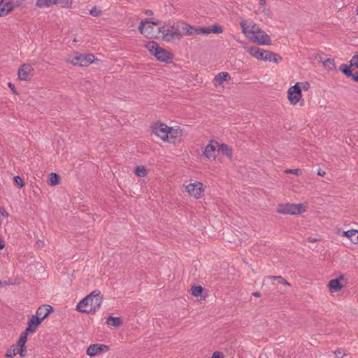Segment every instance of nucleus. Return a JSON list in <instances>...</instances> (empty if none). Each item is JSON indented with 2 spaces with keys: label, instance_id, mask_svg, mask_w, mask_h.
Segmentation results:
<instances>
[{
  "label": "nucleus",
  "instance_id": "nucleus-1",
  "mask_svg": "<svg viewBox=\"0 0 358 358\" xmlns=\"http://www.w3.org/2000/svg\"><path fill=\"white\" fill-rule=\"evenodd\" d=\"M240 24L243 33L250 40L259 45H268L271 44L270 36L261 29L257 24L251 22L248 25L246 22H241Z\"/></svg>",
  "mask_w": 358,
  "mask_h": 358
},
{
  "label": "nucleus",
  "instance_id": "nucleus-2",
  "mask_svg": "<svg viewBox=\"0 0 358 358\" xmlns=\"http://www.w3.org/2000/svg\"><path fill=\"white\" fill-rule=\"evenodd\" d=\"M103 301V296L99 290H94L83 298L77 305L76 310L87 314L96 312Z\"/></svg>",
  "mask_w": 358,
  "mask_h": 358
},
{
  "label": "nucleus",
  "instance_id": "nucleus-3",
  "mask_svg": "<svg viewBox=\"0 0 358 358\" xmlns=\"http://www.w3.org/2000/svg\"><path fill=\"white\" fill-rule=\"evenodd\" d=\"M180 24L182 31L187 36L208 35L211 33L220 34L223 31L222 27L217 24L208 27H193L185 22H181Z\"/></svg>",
  "mask_w": 358,
  "mask_h": 358
},
{
  "label": "nucleus",
  "instance_id": "nucleus-4",
  "mask_svg": "<svg viewBox=\"0 0 358 358\" xmlns=\"http://www.w3.org/2000/svg\"><path fill=\"white\" fill-rule=\"evenodd\" d=\"M180 22L177 23V27L171 25H164L159 27V32L162 34V39L166 42H171L175 39H180L181 34L178 28Z\"/></svg>",
  "mask_w": 358,
  "mask_h": 358
},
{
  "label": "nucleus",
  "instance_id": "nucleus-5",
  "mask_svg": "<svg viewBox=\"0 0 358 358\" xmlns=\"http://www.w3.org/2000/svg\"><path fill=\"white\" fill-rule=\"evenodd\" d=\"M306 210V207L302 203H281L278 206L277 212L283 215H297Z\"/></svg>",
  "mask_w": 358,
  "mask_h": 358
},
{
  "label": "nucleus",
  "instance_id": "nucleus-6",
  "mask_svg": "<svg viewBox=\"0 0 358 358\" xmlns=\"http://www.w3.org/2000/svg\"><path fill=\"white\" fill-rule=\"evenodd\" d=\"M94 62V56L93 54H77L75 57H73L71 60H69L68 62L72 64L74 66H87L90 64Z\"/></svg>",
  "mask_w": 358,
  "mask_h": 358
},
{
  "label": "nucleus",
  "instance_id": "nucleus-7",
  "mask_svg": "<svg viewBox=\"0 0 358 358\" xmlns=\"http://www.w3.org/2000/svg\"><path fill=\"white\" fill-rule=\"evenodd\" d=\"M302 96L299 83H296L294 86L289 87L287 91V98L290 103L296 105Z\"/></svg>",
  "mask_w": 358,
  "mask_h": 358
},
{
  "label": "nucleus",
  "instance_id": "nucleus-8",
  "mask_svg": "<svg viewBox=\"0 0 358 358\" xmlns=\"http://www.w3.org/2000/svg\"><path fill=\"white\" fill-rule=\"evenodd\" d=\"M171 127L166 124L159 122L157 123L153 127L152 132L157 136H159L163 141H167L169 139V133H170Z\"/></svg>",
  "mask_w": 358,
  "mask_h": 358
},
{
  "label": "nucleus",
  "instance_id": "nucleus-9",
  "mask_svg": "<svg viewBox=\"0 0 358 358\" xmlns=\"http://www.w3.org/2000/svg\"><path fill=\"white\" fill-rule=\"evenodd\" d=\"M185 190L189 194L194 196L196 199H199L201 197L203 193V185L200 182L189 183L185 187Z\"/></svg>",
  "mask_w": 358,
  "mask_h": 358
},
{
  "label": "nucleus",
  "instance_id": "nucleus-10",
  "mask_svg": "<svg viewBox=\"0 0 358 358\" xmlns=\"http://www.w3.org/2000/svg\"><path fill=\"white\" fill-rule=\"evenodd\" d=\"M34 69L29 64H23L18 69V78L21 80H29L34 76Z\"/></svg>",
  "mask_w": 358,
  "mask_h": 358
},
{
  "label": "nucleus",
  "instance_id": "nucleus-11",
  "mask_svg": "<svg viewBox=\"0 0 358 358\" xmlns=\"http://www.w3.org/2000/svg\"><path fill=\"white\" fill-rule=\"evenodd\" d=\"M108 350V345L104 344H92L87 349V355L92 357L101 352H107Z\"/></svg>",
  "mask_w": 358,
  "mask_h": 358
},
{
  "label": "nucleus",
  "instance_id": "nucleus-12",
  "mask_svg": "<svg viewBox=\"0 0 358 358\" xmlns=\"http://www.w3.org/2000/svg\"><path fill=\"white\" fill-rule=\"evenodd\" d=\"M147 24L146 21L142 20L140 23L138 30L140 32L143 34L148 38H156V35L154 33V27L151 24H148L145 26Z\"/></svg>",
  "mask_w": 358,
  "mask_h": 358
},
{
  "label": "nucleus",
  "instance_id": "nucleus-13",
  "mask_svg": "<svg viewBox=\"0 0 358 358\" xmlns=\"http://www.w3.org/2000/svg\"><path fill=\"white\" fill-rule=\"evenodd\" d=\"M52 312H53V308L48 304H44L36 310L35 316H38V319H41V322L46 318Z\"/></svg>",
  "mask_w": 358,
  "mask_h": 358
},
{
  "label": "nucleus",
  "instance_id": "nucleus-14",
  "mask_svg": "<svg viewBox=\"0 0 358 358\" xmlns=\"http://www.w3.org/2000/svg\"><path fill=\"white\" fill-rule=\"evenodd\" d=\"M158 61L170 64L172 62L173 58L170 53L163 48H160L159 50L156 51L155 55Z\"/></svg>",
  "mask_w": 358,
  "mask_h": 358
},
{
  "label": "nucleus",
  "instance_id": "nucleus-15",
  "mask_svg": "<svg viewBox=\"0 0 358 358\" xmlns=\"http://www.w3.org/2000/svg\"><path fill=\"white\" fill-rule=\"evenodd\" d=\"M262 55V58H261L260 60L269 61L275 63H279L282 60V57L278 54L273 53L268 50H263Z\"/></svg>",
  "mask_w": 358,
  "mask_h": 358
},
{
  "label": "nucleus",
  "instance_id": "nucleus-16",
  "mask_svg": "<svg viewBox=\"0 0 358 358\" xmlns=\"http://www.w3.org/2000/svg\"><path fill=\"white\" fill-rule=\"evenodd\" d=\"M218 143L215 141H210V142L206 146L203 155L208 159L213 158L215 159V151L216 145Z\"/></svg>",
  "mask_w": 358,
  "mask_h": 358
},
{
  "label": "nucleus",
  "instance_id": "nucleus-17",
  "mask_svg": "<svg viewBox=\"0 0 358 358\" xmlns=\"http://www.w3.org/2000/svg\"><path fill=\"white\" fill-rule=\"evenodd\" d=\"M339 70L347 77H352L353 80L358 82V71H355L353 73L350 66L342 64L339 66Z\"/></svg>",
  "mask_w": 358,
  "mask_h": 358
},
{
  "label": "nucleus",
  "instance_id": "nucleus-18",
  "mask_svg": "<svg viewBox=\"0 0 358 358\" xmlns=\"http://www.w3.org/2000/svg\"><path fill=\"white\" fill-rule=\"evenodd\" d=\"M41 319H38V316L32 315L27 322V329L31 333H34L36 331L38 326L41 323Z\"/></svg>",
  "mask_w": 358,
  "mask_h": 358
},
{
  "label": "nucleus",
  "instance_id": "nucleus-19",
  "mask_svg": "<svg viewBox=\"0 0 358 358\" xmlns=\"http://www.w3.org/2000/svg\"><path fill=\"white\" fill-rule=\"evenodd\" d=\"M182 136V130L180 129H173L171 127L170 133H169V139L168 142L171 143H176L178 141L180 140V136Z\"/></svg>",
  "mask_w": 358,
  "mask_h": 358
},
{
  "label": "nucleus",
  "instance_id": "nucleus-20",
  "mask_svg": "<svg viewBox=\"0 0 358 358\" xmlns=\"http://www.w3.org/2000/svg\"><path fill=\"white\" fill-rule=\"evenodd\" d=\"M231 79V76L227 72H220L215 76L214 78L215 85H221L224 81H228Z\"/></svg>",
  "mask_w": 358,
  "mask_h": 358
},
{
  "label": "nucleus",
  "instance_id": "nucleus-21",
  "mask_svg": "<svg viewBox=\"0 0 358 358\" xmlns=\"http://www.w3.org/2000/svg\"><path fill=\"white\" fill-rule=\"evenodd\" d=\"M263 50L256 46L249 47L247 48L248 52H249L252 57H255L257 59H261L262 58V52Z\"/></svg>",
  "mask_w": 358,
  "mask_h": 358
},
{
  "label": "nucleus",
  "instance_id": "nucleus-22",
  "mask_svg": "<svg viewBox=\"0 0 358 358\" xmlns=\"http://www.w3.org/2000/svg\"><path fill=\"white\" fill-rule=\"evenodd\" d=\"M345 236L348 238L355 244L358 243V230L351 229L343 232Z\"/></svg>",
  "mask_w": 358,
  "mask_h": 358
},
{
  "label": "nucleus",
  "instance_id": "nucleus-23",
  "mask_svg": "<svg viewBox=\"0 0 358 358\" xmlns=\"http://www.w3.org/2000/svg\"><path fill=\"white\" fill-rule=\"evenodd\" d=\"M328 287L331 292L340 291L343 285L341 284L338 278L332 279L329 282Z\"/></svg>",
  "mask_w": 358,
  "mask_h": 358
},
{
  "label": "nucleus",
  "instance_id": "nucleus-24",
  "mask_svg": "<svg viewBox=\"0 0 358 358\" xmlns=\"http://www.w3.org/2000/svg\"><path fill=\"white\" fill-rule=\"evenodd\" d=\"M106 323L108 325L118 327L122 324V320L118 317L109 316L107 317Z\"/></svg>",
  "mask_w": 358,
  "mask_h": 358
},
{
  "label": "nucleus",
  "instance_id": "nucleus-25",
  "mask_svg": "<svg viewBox=\"0 0 358 358\" xmlns=\"http://www.w3.org/2000/svg\"><path fill=\"white\" fill-rule=\"evenodd\" d=\"M218 152L225 155L230 159L232 157V150L225 143H222L219 145Z\"/></svg>",
  "mask_w": 358,
  "mask_h": 358
},
{
  "label": "nucleus",
  "instance_id": "nucleus-26",
  "mask_svg": "<svg viewBox=\"0 0 358 358\" xmlns=\"http://www.w3.org/2000/svg\"><path fill=\"white\" fill-rule=\"evenodd\" d=\"M52 5H55V0H36V6L38 8H48Z\"/></svg>",
  "mask_w": 358,
  "mask_h": 358
},
{
  "label": "nucleus",
  "instance_id": "nucleus-27",
  "mask_svg": "<svg viewBox=\"0 0 358 358\" xmlns=\"http://www.w3.org/2000/svg\"><path fill=\"white\" fill-rule=\"evenodd\" d=\"M145 47L153 55H155L156 51L159 50V49L161 48V47H159V45L155 41L148 42L147 44L145 45Z\"/></svg>",
  "mask_w": 358,
  "mask_h": 358
},
{
  "label": "nucleus",
  "instance_id": "nucleus-28",
  "mask_svg": "<svg viewBox=\"0 0 358 358\" xmlns=\"http://www.w3.org/2000/svg\"><path fill=\"white\" fill-rule=\"evenodd\" d=\"M20 4L19 3H17V4H14L13 2L11 1H6V0H4V3H3V5L1 6V8H3L4 9V12H6V15L10 13L15 6H19Z\"/></svg>",
  "mask_w": 358,
  "mask_h": 358
},
{
  "label": "nucleus",
  "instance_id": "nucleus-29",
  "mask_svg": "<svg viewBox=\"0 0 358 358\" xmlns=\"http://www.w3.org/2000/svg\"><path fill=\"white\" fill-rule=\"evenodd\" d=\"M31 332L27 331V329L24 331H22L20 336L19 340L17 341L18 345H22V347L26 344L27 341L28 334Z\"/></svg>",
  "mask_w": 358,
  "mask_h": 358
},
{
  "label": "nucleus",
  "instance_id": "nucleus-30",
  "mask_svg": "<svg viewBox=\"0 0 358 358\" xmlns=\"http://www.w3.org/2000/svg\"><path fill=\"white\" fill-rule=\"evenodd\" d=\"M59 176L56 173H51L48 178V185L51 186L56 185L59 183Z\"/></svg>",
  "mask_w": 358,
  "mask_h": 358
},
{
  "label": "nucleus",
  "instance_id": "nucleus-31",
  "mask_svg": "<svg viewBox=\"0 0 358 358\" xmlns=\"http://www.w3.org/2000/svg\"><path fill=\"white\" fill-rule=\"evenodd\" d=\"M17 354H18L17 351V344L13 345L6 352V357H13Z\"/></svg>",
  "mask_w": 358,
  "mask_h": 358
},
{
  "label": "nucleus",
  "instance_id": "nucleus-32",
  "mask_svg": "<svg viewBox=\"0 0 358 358\" xmlns=\"http://www.w3.org/2000/svg\"><path fill=\"white\" fill-rule=\"evenodd\" d=\"M135 173L139 177H145L147 175V170L143 166H136Z\"/></svg>",
  "mask_w": 358,
  "mask_h": 358
},
{
  "label": "nucleus",
  "instance_id": "nucleus-33",
  "mask_svg": "<svg viewBox=\"0 0 358 358\" xmlns=\"http://www.w3.org/2000/svg\"><path fill=\"white\" fill-rule=\"evenodd\" d=\"M55 5H59L62 8H70L72 5L71 0H55Z\"/></svg>",
  "mask_w": 358,
  "mask_h": 358
},
{
  "label": "nucleus",
  "instance_id": "nucleus-34",
  "mask_svg": "<svg viewBox=\"0 0 358 358\" xmlns=\"http://www.w3.org/2000/svg\"><path fill=\"white\" fill-rule=\"evenodd\" d=\"M203 289V287L200 285L193 286L191 289L192 294L194 296H201Z\"/></svg>",
  "mask_w": 358,
  "mask_h": 358
},
{
  "label": "nucleus",
  "instance_id": "nucleus-35",
  "mask_svg": "<svg viewBox=\"0 0 358 358\" xmlns=\"http://www.w3.org/2000/svg\"><path fill=\"white\" fill-rule=\"evenodd\" d=\"M268 278H271V279H273L274 280H276L278 282V283H279V284L289 285V282L284 278H282L280 275H278V276H268Z\"/></svg>",
  "mask_w": 358,
  "mask_h": 358
},
{
  "label": "nucleus",
  "instance_id": "nucleus-36",
  "mask_svg": "<svg viewBox=\"0 0 358 358\" xmlns=\"http://www.w3.org/2000/svg\"><path fill=\"white\" fill-rule=\"evenodd\" d=\"M324 67L329 69H333L335 67V62L334 59H327L324 62Z\"/></svg>",
  "mask_w": 358,
  "mask_h": 358
},
{
  "label": "nucleus",
  "instance_id": "nucleus-37",
  "mask_svg": "<svg viewBox=\"0 0 358 358\" xmlns=\"http://www.w3.org/2000/svg\"><path fill=\"white\" fill-rule=\"evenodd\" d=\"M13 180H14L15 185L17 186H18L19 187L21 188L24 186V182L20 176H14Z\"/></svg>",
  "mask_w": 358,
  "mask_h": 358
},
{
  "label": "nucleus",
  "instance_id": "nucleus-38",
  "mask_svg": "<svg viewBox=\"0 0 358 358\" xmlns=\"http://www.w3.org/2000/svg\"><path fill=\"white\" fill-rule=\"evenodd\" d=\"M17 351L18 354L21 357H24L26 356L27 353V347L26 344L22 347V345H17Z\"/></svg>",
  "mask_w": 358,
  "mask_h": 358
},
{
  "label": "nucleus",
  "instance_id": "nucleus-39",
  "mask_svg": "<svg viewBox=\"0 0 358 358\" xmlns=\"http://www.w3.org/2000/svg\"><path fill=\"white\" fill-rule=\"evenodd\" d=\"M90 13L94 17H99L101 13V10L96 6H94L90 10Z\"/></svg>",
  "mask_w": 358,
  "mask_h": 358
},
{
  "label": "nucleus",
  "instance_id": "nucleus-40",
  "mask_svg": "<svg viewBox=\"0 0 358 358\" xmlns=\"http://www.w3.org/2000/svg\"><path fill=\"white\" fill-rule=\"evenodd\" d=\"M350 64L349 66H350V67L352 68V66H355L357 68V63H358V54H356L355 55H354L350 62Z\"/></svg>",
  "mask_w": 358,
  "mask_h": 358
},
{
  "label": "nucleus",
  "instance_id": "nucleus-41",
  "mask_svg": "<svg viewBox=\"0 0 358 358\" xmlns=\"http://www.w3.org/2000/svg\"><path fill=\"white\" fill-rule=\"evenodd\" d=\"M285 172L286 173H292V174H294V175H296V176H299L302 173L301 172V170L299 169H286L285 171Z\"/></svg>",
  "mask_w": 358,
  "mask_h": 358
},
{
  "label": "nucleus",
  "instance_id": "nucleus-42",
  "mask_svg": "<svg viewBox=\"0 0 358 358\" xmlns=\"http://www.w3.org/2000/svg\"><path fill=\"white\" fill-rule=\"evenodd\" d=\"M299 86L301 87V90H303L306 91L310 88V83L308 82L299 83Z\"/></svg>",
  "mask_w": 358,
  "mask_h": 358
},
{
  "label": "nucleus",
  "instance_id": "nucleus-43",
  "mask_svg": "<svg viewBox=\"0 0 358 358\" xmlns=\"http://www.w3.org/2000/svg\"><path fill=\"white\" fill-rule=\"evenodd\" d=\"M334 355L337 358H343L345 355L343 351L341 349L336 350L334 352Z\"/></svg>",
  "mask_w": 358,
  "mask_h": 358
},
{
  "label": "nucleus",
  "instance_id": "nucleus-44",
  "mask_svg": "<svg viewBox=\"0 0 358 358\" xmlns=\"http://www.w3.org/2000/svg\"><path fill=\"white\" fill-rule=\"evenodd\" d=\"M210 358H224V355L220 351H215L213 353Z\"/></svg>",
  "mask_w": 358,
  "mask_h": 358
},
{
  "label": "nucleus",
  "instance_id": "nucleus-45",
  "mask_svg": "<svg viewBox=\"0 0 358 358\" xmlns=\"http://www.w3.org/2000/svg\"><path fill=\"white\" fill-rule=\"evenodd\" d=\"M145 21H146L147 24H151L152 25H158L159 24L160 22L159 20H157V21H154L152 20V19H146L145 20Z\"/></svg>",
  "mask_w": 358,
  "mask_h": 358
},
{
  "label": "nucleus",
  "instance_id": "nucleus-46",
  "mask_svg": "<svg viewBox=\"0 0 358 358\" xmlns=\"http://www.w3.org/2000/svg\"><path fill=\"white\" fill-rule=\"evenodd\" d=\"M0 213L3 215V216H8V213H7V211L6 210V209L3 208V207H1L0 206Z\"/></svg>",
  "mask_w": 358,
  "mask_h": 358
},
{
  "label": "nucleus",
  "instance_id": "nucleus-47",
  "mask_svg": "<svg viewBox=\"0 0 358 358\" xmlns=\"http://www.w3.org/2000/svg\"><path fill=\"white\" fill-rule=\"evenodd\" d=\"M8 85L14 94H17L15 91V87L13 84H12L11 83H8Z\"/></svg>",
  "mask_w": 358,
  "mask_h": 358
},
{
  "label": "nucleus",
  "instance_id": "nucleus-48",
  "mask_svg": "<svg viewBox=\"0 0 358 358\" xmlns=\"http://www.w3.org/2000/svg\"><path fill=\"white\" fill-rule=\"evenodd\" d=\"M319 241L318 238H311V237H308L307 238V241L310 242V243H315V242H317Z\"/></svg>",
  "mask_w": 358,
  "mask_h": 358
},
{
  "label": "nucleus",
  "instance_id": "nucleus-49",
  "mask_svg": "<svg viewBox=\"0 0 358 358\" xmlns=\"http://www.w3.org/2000/svg\"><path fill=\"white\" fill-rule=\"evenodd\" d=\"M3 9H4L3 8H1V6H0V17L6 15V12H4Z\"/></svg>",
  "mask_w": 358,
  "mask_h": 358
},
{
  "label": "nucleus",
  "instance_id": "nucleus-50",
  "mask_svg": "<svg viewBox=\"0 0 358 358\" xmlns=\"http://www.w3.org/2000/svg\"><path fill=\"white\" fill-rule=\"evenodd\" d=\"M325 173H326L325 171L322 169H319L317 171V175L320 176H324L325 175Z\"/></svg>",
  "mask_w": 358,
  "mask_h": 358
},
{
  "label": "nucleus",
  "instance_id": "nucleus-51",
  "mask_svg": "<svg viewBox=\"0 0 358 358\" xmlns=\"http://www.w3.org/2000/svg\"><path fill=\"white\" fill-rule=\"evenodd\" d=\"M36 244H37V245H38L39 248H41V247H43V245H44L43 242L42 241H40V240H39V241H38L36 242Z\"/></svg>",
  "mask_w": 358,
  "mask_h": 358
},
{
  "label": "nucleus",
  "instance_id": "nucleus-52",
  "mask_svg": "<svg viewBox=\"0 0 358 358\" xmlns=\"http://www.w3.org/2000/svg\"><path fill=\"white\" fill-rule=\"evenodd\" d=\"M252 294L253 296H257V297H259V296H260V295H261V294H260V293H259V292H252Z\"/></svg>",
  "mask_w": 358,
  "mask_h": 358
},
{
  "label": "nucleus",
  "instance_id": "nucleus-53",
  "mask_svg": "<svg viewBox=\"0 0 358 358\" xmlns=\"http://www.w3.org/2000/svg\"><path fill=\"white\" fill-rule=\"evenodd\" d=\"M145 14L148 15H152V11L151 10H145Z\"/></svg>",
  "mask_w": 358,
  "mask_h": 358
},
{
  "label": "nucleus",
  "instance_id": "nucleus-54",
  "mask_svg": "<svg viewBox=\"0 0 358 358\" xmlns=\"http://www.w3.org/2000/svg\"><path fill=\"white\" fill-rule=\"evenodd\" d=\"M265 3V0H260V4L263 5Z\"/></svg>",
  "mask_w": 358,
  "mask_h": 358
},
{
  "label": "nucleus",
  "instance_id": "nucleus-55",
  "mask_svg": "<svg viewBox=\"0 0 358 358\" xmlns=\"http://www.w3.org/2000/svg\"><path fill=\"white\" fill-rule=\"evenodd\" d=\"M3 3H4V0H0V6H1Z\"/></svg>",
  "mask_w": 358,
  "mask_h": 358
},
{
  "label": "nucleus",
  "instance_id": "nucleus-56",
  "mask_svg": "<svg viewBox=\"0 0 358 358\" xmlns=\"http://www.w3.org/2000/svg\"><path fill=\"white\" fill-rule=\"evenodd\" d=\"M357 15H358V10H357Z\"/></svg>",
  "mask_w": 358,
  "mask_h": 358
},
{
  "label": "nucleus",
  "instance_id": "nucleus-57",
  "mask_svg": "<svg viewBox=\"0 0 358 358\" xmlns=\"http://www.w3.org/2000/svg\"><path fill=\"white\" fill-rule=\"evenodd\" d=\"M357 69H358V63H357Z\"/></svg>",
  "mask_w": 358,
  "mask_h": 358
},
{
  "label": "nucleus",
  "instance_id": "nucleus-58",
  "mask_svg": "<svg viewBox=\"0 0 358 358\" xmlns=\"http://www.w3.org/2000/svg\"><path fill=\"white\" fill-rule=\"evenodd\" d=\"M357 54H358V52Z\"/></svg>",
  "mask_w": 358,
  "mask_h": 358
}]
</instances>
